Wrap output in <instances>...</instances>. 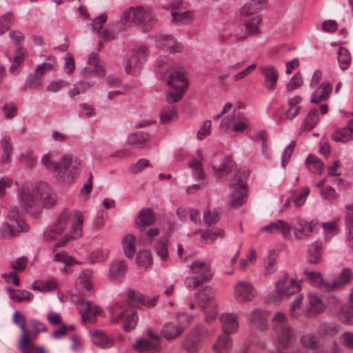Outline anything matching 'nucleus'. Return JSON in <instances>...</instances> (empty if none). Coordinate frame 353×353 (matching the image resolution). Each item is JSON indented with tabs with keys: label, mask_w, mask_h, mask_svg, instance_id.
Returning <instances> with one entry per match:
<instances>
[{
	"label": "nucleus",
	"mask_w": 353,
	"mask_h": 353,
	"mask_svg": "<svg viewBox=\"0 0 353 353\" xmlns=\"http://www.w3.org/2000/svg\"><path fill=\"white\" fill-rule=\"evenodd\" d=\"M21 207L28 213L38 214L41 208L52 207L57 200L53 190L46 183H39L35 186L23 187L18 193Z\"/></svg>",
	"instance_id": "f257e3e1"
},
{
	"label": "nucleus",
	"mask_w": 353,
	"mask_h": 353,
	"mask_svg": "<svg viewBox=\"0 0 353 353\" xmlns=\"http://www.w3.org/2000/svg\"><path fill=\"white\" fill-rule=\"evenodd\" d=\"M73 219L72 213L65 209L61 212L54 224L44 231L45 240L52 241L61 235L70 224L71 225L70 232L67 233L63 239L55 243L54 251L57 248L65 245L70 239L78 237L81 234L83 217L81 214H77L76 219L74 221Z\"/></svg>",
	"instance_id": "f03ea898"
},
{
	"label": "nucleus",
	"mask_w": 353,
	"mask_h": 353,
	"mask_svg": "<svg viewBox=\"0 0 353 353\" xmlns=\"http://www.w3.org/2000/svg\"><path fill=\"white\" fill-rule=\"evenodd\" d=\"M41 163L48 170L55 174L59 181L65 183H72L81 169V161L71 154L63 155L59 163L53 161L49 154H46L41 159Z\"/></svg>",
	"instance_id": "7ed1b4c3"
},
{
	"label": "nucleus",
	"mask_w": 353,
	"mask_h": 353,
	"mask_svg": "<svg viewBox=\"0 0 353 353\" xmlns=\"http://www.w3.org/2000/svg\"><path fill=\"white\" fill-rule=\"evenodd\" d=\"M41 163L48 170L55 174L59 181L65 183H72L81 169V161L71 154L63 155L59 163L53 161L49 154H46L41 159Z\"/></svg>",
	"instance_id": "20e7f679"
},
{
	"label": "nucleus",
	"mask_w": 353,
	"mask_h": 353,
	"mask_svg": "<svg viewBox=\"0 0 353 353\" xmlns=\"http://www.w3.org/2000/svg\"><path fill=\"white\" fill-rule=\"evenodd\" d=\"M267 6L265 0H250L240 9L239 13L244 26L250 34H259V25L261 17L259 14Z\"/></svg>",
	"instance_id": "39448f33"
},
{
	"label": "nucleus",
	"mask_w": 353,
	"mask_h": 353,
	"mask_svg": "<svg viewBox=\"0 0 353 353\" xmlns=\"http://www.w3.org/2000/svg\"><path fill=\"white\" fill-rule=\"evenodd\" d=\"M121 20L124 23L131 21L143 32L151 30L156 23L155 17L150 8L138 6L130 7L123 13Z\"/></svg>",
	"instance_id": "423d86ee"
},
{
	"label": "nucleus",
	"mask_w": 353,
	"mask_h": 353,
	"mask_svg": "<svg viewBox=\"0 0 353 353\" xmlns=\"http://www.w3.org/2000/svg\"><path fill=\"white\" fill-rule=\"evenodd\" d=\"M249 176L248 170H238L232 179L230 188V205L233 207H239L246 201L248 187L247 181Z\"/></svg>",
	"instance_id": "0eeeda50"
},
{
	"label": "nucleus",
	"mask_w": 353,
	"mask_h": 353,
	"mask_svg": "<svg viewBox=\"0 0 353 353\" xmlns=\"http://www.w3.org/2000/svg\"><path fill=\"white\" fill-rule=\"evenodd\" d=\"M307 274V279L314 286L317 287L323 291L340 289L349 283L353 277L352 272L347 268H343L340 277L331 283L323 279L319 272L312 271Z\"/></svg>",
	"instance_id": "6e6552de"
},
{
	"label": "nucleus",
	"mask_w": 353,
	"mask_h": 353,
	"mask_svg": "<svg viewBox=\"0 0 353 353\" xmlns=\"http://www.w3.org/2000/svg\"><path fill=\"white\" fill-rule=\"evenodd\" d=\"M190 272L194 275L185 279V284L188 289L201 286L204 282L211 279L212 274L208 263L194 261L190 265Z\"/></svg>",
	"instance_id": "1a4fd4ad"
},
{
	"label": "nucleus",
	"mask_w": 353,
	"mask_h": 353,
	"mask_svg": "<svg viewBox=\"0 0 353 353\" xmlns=\"http://www.w3.org/2000/svg\"><path fill=\"white\" fill-rule=\"evenodd\" d=\"M129 307L128 302L117 303L114 307H109L108 310L111 314V321L114 323H118L120 319L124 318L123 330L130 332L134 330L138 321V314L136 311H131L127 313Z\"/></svg>",
	"instance_id": "9d476101"
},
{
	"label": "nucleus",
	"mask_w": 353,
	"mask_h": 353,
	"mask_svg": "<svg viewBox=\"0 0 353 353\" xmlns=\"http://www.w3.org/2000/svg\"><path fill=\"white\" fill-rule=\"evenodd\" d=\"M168 85L169 90L166 96L167 101L172 103L182 98L188 88V83L183 72L175 71L169 75Z\"/></svg>",
	"instance_id": "9b49d317"
},
{
	"label": "nucleus",
	"mask_w": 353,
	"mask_h": 353,
	"mask_svg": "<svg viewBox=\"0 0 353 353\" xmlns=\"http://www.w3.org/2000/svg\"><path fill=\"white\" fill-rule=\"evenodd\" d=\"M273 327L278 334V341L281 346L285 348L291 345L294 339V330L288 324L286 316L277 312L272 318Z\"/></svg>",
	"instance_id": "f8f14e48"
},
{
	"label": "nucleus",
	"mask_w": 353,
	"mask_h": 353,
	"mask_svg": "<svg viewBox=\"0 0 353 353\" xmlns=\"http://www.w3.org/2000/svg\"><path fill=\"white\" fill-rule=\"evenodd\" d=\"M148 48L139 46L132 50L124 59L123 65L127 74L137 75L139 72L142 64L145 61Z\"/></svg>",
	"instance_id": "ddd939ff"
},
{
	"label": "nucleus",
	"mask_w": 353,
	"mask_h": 353,
	"mask_svg": "<svg viewBox=\"0 0 353 353\" xmlns=\"http://www.w3.org/2000/svg\"><path fill=\"white\" fill-rule=\"evenodd\" d=\"M197 296L199 304L205 314V321L209 323L217 316L216 304L214 301V291L210 286H206L202 291L197 293Z\"/></svg>",
	"instance_id": "4468645a"
},
{
	"label": "nucleus",
	"mask_w": 353,
	"mask_h": 353,
	"mask_svg": "<svg viewBox=\"0 0 353 353\" xmlns=\"http://www.w3.org/2000/svg\"><path fill=\"white\" fill-rule=\"evenodd\" d=\"M288 281V276L284 275L281 279L277 281L276 283V292L270 294L268 299L272 301H278L284 296H289L300 290L299 284L295 279H291L287 287L284 288L287 285Z\"/></svg>",
	"instance_id": "2eb2a0df"
},
{
	"label": "nucleus",
	"mask_w": 353,
	"mask_h": 353,
	"mask_svg": "<svg viewBox=\"0 0 353 353\" xmlns=\"http://www.w3.org/2000/svg\"><path fill=\"white\" fill-rule=\"evenodd\" d=\"M295 237L299 240L307 239L318 225V221H307L302 217L296 216L291 221Z\"/></svg>",
	"instance_id": "dca6fc26"
},
{
	"label": "nucleus",
	"mask_w": 353,
	"mask_h": 353,
	"mask_svg": "<svg viewBox=\"0 0 353 353\" xmlns=\"http://www.w3.org/2000/svg\"><path fill=\"white\" fill-rule=\"evenodd\" d=\"M77 306L81 315L83 323H94L96 321V316L101 312L100 307L97 305H93L90 301H85L84 299H79Z\"/></svg>",
	"instance_id": "f3484780"
},
{
	"label": "nucleus",
	"mask_w": 353,
	"mask_h": 353,
	"mask_svg": "<svg viewBox=\"0 0 353 353\" xmlns=\"http://www.w3.org/2000/svg\"><path fill=\"white\" fill-rule=\"evenodd\" d=\"M214 176L218 180H226L228 174L236 170V165L231 157H225L219 164L215 161H212Z\"/></svg>",
	"instance_id": "a211bd4d"
},
{
	"label": "nucleus",
	"mask_w": 353,
	"mask_h": 353,
	"mask_svg": "<svg viewBox=\"0 0 353 353\" xmlns=\"http://www.w3.org/2000/svg\"><path fill=\"white\" fill-rule=\"evenodd\" d=\"M30 230L26 222L18 223L5 221L0 227L1 236L6 239H12L19 236L21 232H27Z\"/></svg>",
	"instance_id": "6ab92c4d"
},
{
	"label": "nucleus",
	"mask_w": 353,
	"mask_h": 353,
	"mask_svg": "<svg viewBox=\"0 0 353 353\" xmlns=\"http://www.w3.org/2000/svg\"><path fill=\"white\" fill-rule=\"evenodd\" d=\"M127 270L128 264L124 260H114L110 264L108 279L110 281L120 283L124 280Z\"/></svg>",
	"instance_id": "aec40b11"
},
{
	"label": "nucleus",
	"mask_w": 353,
	"mask_h": 353,
	"mask_svg": "<svg viewBox=\"0 0 353 353\" xmlns=\"http://www.w3.org/2000/svg\"><path fill=\"white\" fill-rule=\"evenodd\" d=\"M234 295L239 302L250 301L256 296V291L251 283L241 281L234 286Z\"/></svg>",
	"instance_id": "412c9836"
},
{
	"label": "nucleus",
	"mask_w": 353,
	"mask_h": 353,
	"mask_svg": "<svg viewBox=\"0 0 353 353\" xmlns=\"http://www.w3.org/2000/svg\"><path fill=\"white\" fill-rule=\"evenodd\" d=\"M93 271L90 269L83 270L76 281L78 291L85 295L92 290Z\"/></svg>",
	"instance_id": "4be33fe9"
},
{
	"label": "nucleus",
	"mask_w": 353,
	"mask_h": 353,
	"mask_svg": "<svg viewBox=\"0 0 353 353\" xmlns=\"http://www.w3.org/2000/svg\"><path fill=\"white\" fill-rule=\"evenodd\" d=\"M154 221V213L151 208H148L141 209L136 218V224L141 232L152 225Z\"/></svg>",
	"instance_id": "5701e85b"
},
{
	"label": "nucleus",
	"mask_w": 353,
	"mask_h": 353,
	"mask_svg": "<svg viewBox=\"0 0 353 353\" xmlns=\"http://www.w3.org/2000/svg\"><path fill=\"white\" fill-rule=\"evenodd\" d=\"M223 332L233 334L237 332L239 327L238 316L234 313L223 314L220 316Z\"/></svg>",
	"instance_id": "b1692460"
},
{
	"label": "nucleus",
	"mask_w": 353,
	"mask_h": 353,
	"mask_svg": "<svg viewBox=\"0 0 353 353\" xmlns=\"http://www.w3.org/2000/svg\"><path fill=\"white\" fill-rule=\"evenodd\" d=\"M259 70L265 77V87L268 90H272L276 88V84L279 78V73L272 65H262Z\"/></svg>",
	"instance_id": "393cba45"
},
{
	"label": "nucleus",
	"mask_w": 353,
	"mask_h": 353,
	"mask_svg": "<svg viewBox=\"0 0 353 353\" xmlns=\"http://www.w3.org/2000/svg\"><path fill=\"white\" fill-rule=\"evenodd\" d=\"M157 45L162 49L170 52H180L182 50V46L178 43L175 39L170 35H160L157 39Z\"/></svg>",
	"instance_id": "a878e982"
},
{
	"label": "nucleus",
	"mask_w": 353,
	"mask_h": 353,
	"mask_svg": "<svg viewBox=\"0 0 353 353\" xmlns=\"http://www.w3.org/2000/svg\"><path fill=\"white\" fill-rule=\"evenodd\" d=\"M261 232H267L274 233L275 232H281L284 238H287L290 235L291 226L283 220H276L270 224L263 226L261 228Z\"/></svg>",
	"instance_id": "bb28decb"
},
{
	"label": "nucleus",
	"mask_w": 353,
	"mask_h": 353,
	"mask_svg": "<svg viewBox=\"0 0 353 353\" xmlns=\"http://www.w3.org/2000/svg\"><path fill=\"white\" fill-rule=\"evenodd\" d=\"M308 299L309 305L305 312L306 317L310 318L315 316L324 310L325 305H323L321 299L318 296L314 294H310Z\"/></svg>",
	"instance_id": "cd10ccee"
},
{
	"label": "nucleus",
	"mask_w": 353,
	"mask_h": 353,
	"mask_svg": "<svg viewBox=\"0 0 353 353\" xmlns=\"http://www.w3.org/2000/svg\"><path fill=\"white\" fill-rule=\"evenodd\" d=\"M332 90V85L330 82L322 83L312 94L310 101L314 103H319L327 100L330 97Z\"/></svg>",
	"instance_id": "c85d7f7f"
},
{
	"label": "nucleus",
	"mask_w": 353,
	"mask_h": 353,
	"mask_svg": "<svg viewBox=\"0 0 353 353\" xmlns=\"http://www.w3.org/2000/svg\"><path fill=\"white\" fill-rule=\"evenodd\" d=\"M89 334L92 343L101 349L110 348L113 345V340L101 330H90Z\"/></svg>",
	"instance_id": "c756f323"
},
{
	"label": "nucleus",
	"mask_w": 353,
	"mask_h": 353,
	"mask_svg": "<svg viewBox=\"0 0 353 353\" xmlns=\"http://www.w3.org/2000/svg\"><path fill=\"white\" fill-rule=\"evenodd\" d=\"M183 331V327L179 326L173 322H168L163 325L161 333L165 339L170 341L179 337Z\"/></svg>",
	"instance_id": "7c9ffc66"
},
{
	"label": "nucleus",
	"mask_w": 353,
	"mask_h": 353,
	"mask_svg": "<svg viewBox=\"0 0 353 353\" xmlns=\"http://www.w3.org/2000/svg\"><path fill=\"white\" fill-rule=\"evenodd\" d=\"M127 296L128 298L131 301L140 303L142 305L148 307L154 306L157 304V301L159 299V296L150 298L148 296H144L139 292L132 289H130L128 290Z\"/></svg>",
	"instance_id": "2f4dec72"
},
{
	"label": "nucleus",
	"mask_w": 353,
	"mask_h": 353,
	"mask_svg": "<svg viewBox=\"0 0 353 353\" xmlns=\"http://www.w3.org/2000/svg\"><path fill=\"white\" fill-rule=\"evenodd\" d=\"M13 322L21 328L23 333L19 342L28 344L29 343L30 333L26 327V319L25 316L21 314L18 310L15 311L13 315Z\"/></svg>",
	"instance_id": "473e14b6"
},
{
	"label": "nucleus",
	"mask_w": 353,
	"mask_h": 353,
	"mask_svg": "<svg viewBox=\"0 0 353 353\" xmlns=\"http://www.w3.org/2000/svg\"><path fill=\"white\" fill-rule=\"evenodd\" d=\"M150 136L145 132H135L130 134L126 140V145L134 148H141L148 141Z\"/></svg>",
	"instance_id": "72a5a7b5"
},
{
	"label": "nucleus",
	"mask_w": 353,
	"mask_h": 353,
	"mask_svg": "<svg viewBox=\"0 0 353 353\" xmlns=\"http://www.w3.org/2000/svg\"><path fill=\"white\" fill-rule=\"evenodd\" d=\"M267 313L260 309L254 310L250 314V322L261 330H264L267 327Z\"/></svg>",
	"instance_id": "f704fd0d"
},
{
	"label": "nucleus",
	"mask_w": 353,
	"mask_h": 353,
	"mask_svg": "<svg viewBox=\"0 0 353 353\" xmlns=\"http://www.w3.org/2000/svg\"><path fill=\"white\" fill-rule=\"evenodd\" d=\"M302 99L299 96H296L288 99V109L285 114L288 119L292 120L294 119L300 112L301 105H299Z\"/></svg>",
	"instance_id": "c9c22d12"
},
{
	"label": "nucleus",
	"mask_w": 353,
	"mask_h": 353,
	"mask_svg": "<svg viewBox=\"0 0 353 353\" xmlns=\"http://www.w3.org/2000/svg\"><path fill=\"white\" fill-rule=\"evenodd\" d=\"M232 343L230 334L224 333L220 335L216 343L213 345V350L216 353H226L232 347Z\"/></svg>",
	"instance_id": "e433bc0d"
},
{
	"label": "nucleus",
	"mask_w": 353,
	"mask_h": 353,
	"mask_svg": "<svg viewBox=\"0 0 353 353\" xmlns=\"http://www.w3.org/2000/svg\"><path fill=\"white\" fill-rule=\"evenodd\" d=\"M134 347L139 352L144 353H156L161 350V346L157 343H152L145 339H140L134 345Z\"/></svg>",
	"instance_id": "4c0bfd02"
},
{
	"label": "nucleus",
	"mask_w": 353,
	"mask_h": 353,
	"mask_svg": "<svg viewBox=\"0 0 353 353\" xmlns=\"http://www.w3.org/2000/svg\"><path fill=\"white\" fill-rule=\"evenodd\" d=\"M136 238L133 234H128L123 236L122 239V247L124 251L125 256L130 259L136 252Z\"/></svg>",
	"instance_id": "58836bf2"
},
{
	"label": "nucleus",
	"mask_w": 353,
	"mask_h": 353,
	"mask_svg": "<svg viewBox=\"0 0 353 353\" xmlns=\"http://www.w3.org/2000/svg\"><path fill=\"white\" fill-rule=\"evenodd\" d=\"M307 168L314 174H321L323 170V163L317 157L310 154L305 161Z\"/></svg>",
	"instance_id": "ea45409f"
},
{
	"label": "nucleus",
	"mask_w": 353,
	"mask_h": 353,
	"mask_svg": "<svg viewBox=\"0 0 353 353\" xmlns=\"http://www.w3.org/2000/svg\"><path fill=\"white\" fill-rule=\"evenodd\" d=\"M322 251V244L316 241L310 245L307 250L308 261L310 263H317L320 261Z\"/></svg>",
	"instance_id": "a19ab883"
},
{
	"label": "nucleus",
	"mask_w": 353,
	"mask_h": 353,
	"mask_svg": "<svg viewBox=\"0 0 353 353\" xmlns=\"http://www.w3.org/2000/svg\"><path fill=\"white\" fill-rule=\"evenodd\" d=\"M201 342L192 334L188 335L183 341V347L188 353H196L201 348Z\"/></svg>",
	"instance_id": "79ce46f5"
},
{
	"label": "nucleus",
	"mask_w": 353,
	"mask_h": 353,
	"mask_svg": "<svg viewBox=\"0 0 353 353\" xmlns=\"http://www.w3.org/2000/svg\"><path fill=\"white\" fill-rule=\"evenodd\" d=\"M177 112L174 105L163 107L160 113L161 123L163 124L171 122L176 117Z\"/></svg>",
	"instance_id": "37998d69"
},
{
	"label": "nucleus",
	"mask_w": 353,
	"mask_h": 353,
	"mask_svg": "<svg viewBox=\"0 0 353 353\" xmlns=\"http://www.w3.org/2000/svg\"><path fill=\"white\" fill-rule=\"evenodd\" d=\"M225 236V232L220 228L210 229L202 232L201 238L205 241L206 243H212L219 238H223Z\"/></svg>",
	"instance_id": "c03bdc74"
},
{
	"label": "nucleus",
	"mask_w": 353,
	"mask_h": 353,
	"mask_svg": "<svg viewBox=\"0 0 353 353\" xmlns=\"http://www.w3.org/2000/svg\"><path fill=\"white\" fill-rule=\"evenodd\" d=\"M277 256L274 251H270L264 259L265 272L266 274H273L276 270Z\"/></svg>",
	"instance_id": "a18cd8bd"
},
{
	"label": "nucleus",
	"mask_w": 353,
	"mask_h": 353,
	"mask_svg": "<svg viewBox=\"0 0 353 353\" xmlns=\"http://www.w3.org/2000/svg\"><path fill=\"white\" fill-rule=\"evenodd\" d=\"M338 61L342 70L347 69L351 63V56L349 51L343 47L338 50Z\"/></svg>",
	"instance_id": "49530a36"
},
{
	"label": "nucleus",
	"mask_w": 353,
	"mask_h": 353,
	"mask_svg": "<svg viewBox=\"0 0 353 353\" xmlns=\"http://www.w3.org/2000/svg\"><path fill=\"white\" fill-rule=\"evenodd\" d=\"M340 320L346 325L353 324V305H343L339 313Z\"/></svg>",
	"instance_id": "de8ad7c7"
},
{
	"label": "nucleus",
	"mask_w": 353,
	"mask_h": 353,
	"mask_svg": "<svg viewBox=\"0 0 353 353\" xmlns=\"http://www.w3.org/2000/svg\"><path fill=\"white\" fill-rule=\"evenodd\" d=\"M319 119L318 110L316 109L310 110L303 121V128L306 130H311L317 125Z\"/></svg>",
	"instance_id": "09e8293b"
},
{
	"label": "nucleus",
	"mask_w": 353,
	"mask_h": 353,
	"mask_svg": "<svg viewBox=\"0 0 353 353\" xmlns=\"http://www.w3.org/2000/svg\"><path fill=\"white\" fill-rule=\"evenodd\" d=\"M137 263L139 266L145 269L151 267L152 264V257L150 252L146 250L140 251L137 256Z\"/></svg>",
	"instance_id": "8fccbe9b"
},
{
	"label": "nucleus",
	"mask_w": 353,
	"mask_h": 353,
	"mask_svg": "<svg viewBox=\"0 0 353 353\" xmlns=\"http://www.w3.org/2000/svg\"><path fill=\"white\" fill-rule=\"evenodd\" d=\"M26 54V49L22 47H17L16 50V54L14 57V63L11 65L9 68L10 72L14 74L17 72L18 67L24 61V55Z\"/></svg>",
	"instance_id": "3c124183"
},
{
	"label": "nucleus",
	"mask_w": 353,
	"mask_h": 353,
	"mask_svg": "<svg viewBox=\"0 0 353 353\" xmlns=\"http://www.w3.org/2000/svg\"><path fill=\"white\" fill-rule=\"evenodd\" d=\"M19 350L22 353H32L33 352L36 353H47L45 348L42 346L34 345L29 339V343L28 344L23 343V342L19 343Z\"/></svg>",
	"instance_id": "603ef678"
},
{
	"label": "nucleus",
	"mask_w": 353,
	"mask_h": 353,
	"mask_svg": "<svg viewBox=\"0 0 353 353\" xmlns=\"http://www.w3.org/2000/svg\"><path fill=\"white\" fill-rule=\"evenodd\" d=\"M190 168L192 169V174L195 180L205 179L203 165L200 161L192 160L190 163Z\"/></svg>",
	"instance_id": "864d4df0"
},
{
	"label": "nucleus",
	"mask_w": 353,
	"mask_h": 353,
	"mask_svg": "<svg viewBox=\"0 0 353 353\" xmlns=\"http://www.w3.org/2000/svg\"><path fill=\"white\" fill-rule=\"evenodd\" d=\"M109 256V250L108 248H97L90 254V261L92 263L103 261L108 259Z\"/></svg>",
	"instance_id": "5fc2aeb1"
},
{
	"label": "nucleus",
	"mask_w": 353,
	"mask_h": 353,
	"mask_svg": "<svg viewBox=\"0 0 353 353\" xmlns=\"http://www.w3.org/2000/svg\"><path fill=\"white\" fill-rule=\"evenodd\" d=\"M203 221L209 225L216 224L220 219V213L219 210L213 209L212 210H205L203 216Z\"/></svg>",
	"instance_id": "6e6d98bb"
},
{
	"label": "nucleus",
	"mask_w": 353,
	"mask_h": 353,
	"mask_svg": "<svg viewBox=\"0 0 353 353\" xmlns=\"http://www.w3.org/2000/svg\"><path fill=\"white\" fill-rule=\"evenodd\" d=\"M154 248L157 255L161 258L163 262L167 261L169 259L170 256L167 243L161 240L158 241Z\"/></svg>",
	"instance_id": "4d7b16f0"
},
{
	"label": "nucleus",
	"mask_w": 353,
	"mask_h": 353,
	"mask_svg": "<svg viewBox=\"0 0 353 353\" xmlns=\"http://www.w3.org/2000/svg\"><path fill=\"white\" fill-rule=\"evenodd\" d=\"M32 288L34 290L39 292L52 291L57 288L56 283L53 281L46 282H33Z\"/></svg>",
	"instance_id": "13d9d810"
},
{
	"label": "nucleus",
	"mask_w": 353,
	"mask_h": 353,
	"mask_svg": "<svg viewBox=\"0 0 353 353\" xmlns=\"http://www.w3.org/2000/svg\"><path fill=\"white\" fill-rule=\"evenodd\" d=\"M332 139L336 142H346L352 136L350 134V129L345 128L336 130L331 136Z\"/></svg>",
	"instance_id": "bf43d9fd"
},
{
	"label": "nucleus",
	"mask_w": 353,
	"mask_h": 353,
	"mask_svg": "<svg viewBox=\"0 0 353 353\" xmlns=\"http://www.w3.org/2000/svg\"><path fill=\"white\" fill-rule=\"evenodd\" d=\"M339 330V326L335 323H324L319 327V332L323 335L332 336Z\"/></svg>",
	"instance_id": "052dcab7"
},
{
	"label": "nucleus",
	"mask_w": 353,
	"mask_h": 353,
	"mask_svg": "<svg viewBox=\"0 0 353 353\" xmlns=\"http://www.w3.org/2000/svg\"><path fill=\"white\" fill-rule=\"evenodd\" d=\"M210 332L207 327H205L203 325H196L194 330L192 331L190 334H192L194 338H196L201 343L204 341L205 339L208 337L210 335Z\"/></svg>",
	"instance_id": "680f3d73"
},
{
	"label": "nucleus",
	"mask_w": 353,
	"mask_h": 353,
	"mask_svg": "<svg viewBox=\"0 0 353 353\" xmlns=\"http://www.w3.org/2000/svg\"><path fill=\"white\" fill-rule=\"evenodd\" d=\"M301 344L310 349H316L318 347V338L313 334L303 335L301 339Z\"/></svg>",
	"instance_id": "e2e57ef3"
},
{
	"label": "nucleus",
	"mask_w": 353,
	"mask_h": 353,
	"mask_svg": "<svg viewBox=\"0 0 353 353\" xmlns=\"http://www.w3.org/2000/svg\"><path fill=\"white\" fill-rule=\"evenodd\" d=\"M296 146L295 141H292L285 148L281 158V166L283 169H285L290 161L291 156L294 152V148Z\"/></svg>",
	"instance_id": "0e129e2a"
},
{
	"label": "nucleus",
	"mask_w": 353,
	"mask_h": 353,
	"mask_svg": "<svg viewBox=\"0 0 353 353\" xmlns=\"http://www.w3.org/2000/svg\"><path fill=\"white\" fill-rule=\"evenodd\" d=\"M14 20V17L12 12H7L6 13L0 16V25L3 30L6 32L12 25Z\"/></svg>",
	"instance_id": "69168bd1"
},
{
	"label": "nucleus",
	"mask_w": 353,
	"mask_h": 353,
	"mask_svg": "<svg viewBox=\"0 0 353 353\" xmlns=\"http://www.w3.org/2000/svg\"><path fill=\"white\" fill-rule=\"evenodd\" d=\"M337 226L338 225L336 221L322 223L325 239L326 240H330L334 235Z\"/></svg>",
	"instance_id": "338daca9"
},
{
	"label": "nucleus",
	"mask_w": 353,
	"mask_h": 353,
	"mask_svg": "<svg viewBox=\"0 0 353 353\" xmlns=\"http://www.w3.org/2000/svg\"><path fill=\"white\" fill-rule=\"evenodd\" d=\"M151 166L149 160L145 159H141L139 160L136 163L132 164L129 169L131 173L138 174L141 172L143 169L147 167Z\"/></svg>",
	"instance_id": "774afa93"
}]
</instances>
